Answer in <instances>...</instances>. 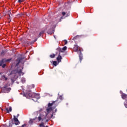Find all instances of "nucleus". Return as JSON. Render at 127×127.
Here are the masks:
<instances>
[{
	"mask_svg": "<svg viewBox=\"0 0 127 127\" xmlns=\"http://www.w3.org/2000/svg\"><path fill=\"white\" fill-rule=\"evenodd\" d=\"M24 58H18L17 60H16L17 64H16V66H18V64L19 63H24L23 61Z\"/></svg>",
	"mask_w": 127,
	"mask_h": 127,
	"instance_id": "obj_4",
	"label": "nucleus"
},
{
	"mask_svg": "<svg viewBox=\"0 0 127 127\" xmlns=\"http://www.w3.org/2000/svg\"><path fill=\"white\" fill-rule=\"evenodd\" d=\"M20 40H21V39H20Z\"/></svg>",
	"mask_w": 127,
	"mask_h": 127,
	"instance_id": "obj_33",
	"label": "nucleus"
},
{
	"mask_svg": "<svg viewBox=\"0 0 127 127\" xmlns=\"http://www.w3.org/2000/svg\"><path fill=\"white\" fill-rule=\"evenodd\" d=\"M59 99L60 100H63V97H62V96H60L59 97Z\"/></svg>",
	"mask_w": 127,
	"mask_h": 127,
	"instance_id": "obj_25",
	"label": "nucleus"
},
{
	"mask_svg": "<svg viewBox=\"0 0 127 127\" xmlns=\"http://www.w3.org/2000/svg\"><path fill=\"white\" fill-rule=\"evenodd\" d=\"M21 81L23 83H25V78H22Z\"/></svg>",
	"mask_w": 127,
	"mask_h": 127,
	"instance_id": "obj_23",
	"label": "nucleus"
},
{
	"mask_svg": "<svg viewBox=\"0 0 127 127\" xmlns=\"http://www.w3.org/2000/svg\"><path fill=\"white\" fill-rule=\"evenodd\" d=\"M73 51H74V52H78V51H79L80 54L79 55V57L80 61H81L82 59H83V58L82 57V53H81L83 51V49L79 47L78 45H74L73 47Z\"/></svg>",
	"mask_w": 127,
	"mask_h": 127,
	"instance_id": "obj_2",
	"label": "nucleus"
},
{
	"mask_svg": "<svg viewBox=\"0 0 127 127\" xmlns=\"http://www.w3.org/2000/svg\"><path fill=\"white\" fill-rule=\"evenodd\" d=\"M34 87H35L34 84H32V85H31V88H32V89H33V88H34Z\"/></svg>",
	"mask_w": 127,
	"mask_h": 127,
	"instance_id": "obj_28",
	"label": "nucleus"
},
{
	"mask_svg": "<svg viewBox=\"0 0 127 127\" xmlns=\"http://www.w3.org/2000/svg\"><path fill=\"white\" fill-rule=\"evenodd\" d=\"M13 120H14V122H15L14 124L16 126H18V125H19L20 122L18 121V119H17V118L15 117V116H14Z\"/></svg>",
	"mask_w": 127,
	"mask_h": 127,
	"instance_id": "obj_7",
	"label": "nucleus"
},
{
	"mask_svg": "<svg viewBox=\"0 0 127 127\" xmlns=\"http://www.w3.org/2000/svg\"><path fill=\"white\" fill-rule=\"evenodd\" d=\"M56 112H57V109H55V113H56Z\"/></svg>",
	"mask_w": 127,
	"mask_h": 127,
	"instance_id": "obj_30",
	"label": "nucleus"
},
{
	"mask_svg": "<svg viewBox=\"0 0 127 127\" xmlns=\"http://www.w3.org/2000/svg\"><path fill=\"white\" fill-rule=\"evenodd\" d=\"M2 78H4L5 79V80L6 81L7 80V77H5L4 75L2 76Z\"/></svg>",
	"mask_w": 127,
	"mask_h": 127,
	"instance_id": "obj_22",
	"label": "nucleus"
},
{
	"mask_svg": "<svg viewBox=\"0 0 127 127\" xmlns=\"http://www.w3.org/2000/svg\"><path fill=\"white\" fill-rule=\"evenodd\" d=\"M59 104V102H58V100H57L55 101H52L51 103H49L48 104V107L47 108L46 112H43L42 113H41L39 115V116L38 117V119L39 122H40V121H42V122H43L44 120H45L49 114L50 118H53V116H54V114L55 112L53 110L56 108L58 106V104Z\"/></svg>",
	"mask_w": 127,
	"mask_h": 127,
	"instance_id": "obj_1",
	"label": "nucleus"
},
{
	"mask_svg": "<svg viewBox=\"0 0 127 127\" xmlns=\"http://www.w3.org/2000/svg\"><path fill=\"white\" fill-rule=\"evenodd\" d=\"M1 74V72H0V74Z\"/></svg>",
	"mask_w": 127,
	"mask_h": 127,
	"instance_id": "obj_32",
	"label": "nucleus"
},
{
	"mask_svg": "<svg viewBox=\"0 0 127 127\" xmlns=\"http://www.w3.org/2000/svg\"><path fill=\"white\" fill-rule=\"evenodd\" d=\"M46 122H48V120H46Z\"/></svg>",
	"mask_w": 127,
	"mask_h": 127,
	"instance_id": "obj_31",
	"label": "nucleus"
},
{
	"mask_svg": "<svg viewBox=\"0 0 127 127\" xmlns=\"http://www.w3.org/2000/svg\"><path fill=\"white\" fill-rule=\"evenodd\" d=\"M53 65H54V66H57V62L53 61Z\"/></svg>",
	"mask_w": 127,
	"mask_h": 127,
	"instance_id": "obj_18",
	"label": "nucleus"
},
{
	"mask_svg": "<svg viewBox=\"0 0 127 127\" xmlns=\"http://www.w3.org/2000/svg\"><path fill=\"white\" fill-rule=\"evenodd\" d=\"M36 119H30V121H29V124L30 125H32V124H33V122H34V121H35Z\"/></svg>",
	"mask_w": 127,
	"mask_h": 127,
	"instance_id": "obj_14",
	"label": "nucleus"
},
{
	"mask_svg": "<svg viewBox=\"0 0 127 127\" xmlns=\"http://www.w3.org/2000/svg\"><path fill=\"white\" fill-rule=\"evenodd\" d=\"M56 55H57V54H56Z\"/></svg>",
	"mask_w": 127,
	"mask_h": 127,
	"instance_id": "obj_34",
	"label": "nucleus"
},
{
	"mask_svg": "<svg viewBox=\"0 0 127 127\" xmlns=\"http://www.w3.org/2000/svg\"><path fill=\"white\" fill-rule=\"evenodd\" d=\"M50 57L51 58H55V54H53L52 55H50Z\"/></svg>",
	"mask_w": 127,
	"mask_h": 127,
	"instance_id": "obj_19",
	"label": "nucleus"
},
{
	"mask_svg": "<svg viewBox=\"0 0 127 127\" xmlns=\"http://www.w3.org/2000/svg\"><path fill=\"white\" fill-rule=\"evenodd\" d=\"M64 45H65V44H67L68 43V41H67V40H64Z\"/></svg>",
	"mask_w": 127,
	"mask_h": 127,
	"instance_id": "obj_24",
	"label": "nucleus"
},
{
	"mask_svg": "<svg viewBox=\"0 0 127 127\" xmlns=\"http://www.w3.org/2000/svg\"><path fill=\"white\" fill-rule=\"evenodd\" d=\"M67 50V47L64 46L62 49L60 48H57V50L59 51L61 53V52H63V51H65Z\"/></svg>",
	"mask_w": 127,
	"mask_h": 127,
	"instance_id": "obj_6",
	"label": "nucleus"
},
{
	"mask_svg": "<svg viewBox=\"0 0 127 127\" xmlns=\"http://www.w3.org/2000/svg\"><path fill=\"white\" fill-rule=\"evenodd\" d=\"M2 90H5L6 92H9L11 89L10 88H6V87H4L2 88Z\"/></svg>",
	"mask_w": 127,
	"mask_h": 127,
	"instance_id": "obj_13",
	"label": "nucleus"
},
{
	"mask_svg": "<svg viewBox=\"0 0 127 127\" xmlns=\"http://www.w3.org/2000/svg\"><path fill=\"white\" fill-rule=\"evenodd\" d=\"M25 97L27 98V99H29V98H33V93L31 92H28L26 93V94L24 95Z\"/></svg>",
	"mask_w": 127,
	"mask_h": 127,
	"instance_id": "obj_3",
	"label": "nucleus"
},
{
	"mask_svg": "<svg viewBox=\"0 0 127 127\" xmlns=\"http://www.w3.org/2000/svg\"><path fill=\"white\" fill-rule=\"evenodd\" d=\"M18 74L20 75H23V73L22 72V69H20L19 71H18Z\"/></svg>",
	"mask_w": 127,
	"mask_h": 127,
	"instance_id": "obj_17",
	"label": "nucleus"
},
{
	"mask_svg": "<svg viewBox=\"0 0 127 127\" xmlns=\"http://www.w3.org/2000/svg\"><path fill=\"white\" fill-rule=\"evenodd\" d=\"M44 33V31H42L40 32V33L38 35V33H36V37H40Z\"/></svg>",
	"mask_w": 127,
	"mask_h": 127,
	"instance_id": "obj_10",
	"label": "nucleus"
},
{
	"mask_svg": "<svg viewBox=\"0 0 127 127\" xmlns=\"http://www.w3.org/2000/svg\"><path fill=\"white\" fill-rule=\"evenodd\" d=\"M62 14L63 16H65V17H68L69 16V13L65 12H62Z\"/></svg>",
	"mask_w": 127,
	"mask_h": 127,
	"instance_id": "obj_11",
	"label": "nucleus"
},
{
	"mask_svg": "<svg viewBox=\"0 0 127 127\" xmlns=\"http://www.w3.org/2000/svg\"><path fill=\"white\" fill-rule=\"evenodd\" d=\"M6 110L7 113H9V112H11L12 111L11 107H9L8 109L7 108Z\"/></svg>",
	"mask_w": 127,
	"mask_h": 127,
	"instance_id": "obj_16",
	"label": "nucleus"
},
{
	"mask_svg": "<svg viewBox=\"0 0 127 127\" xmlns=\"http://www.w3.org/2000/svg\"><path fill=\"white\" fill-rule=\"evenodd\" d=\"M79 38H80V36L77 35V36L74 37L73 40H76V39H79Z\"/></svg>",
	"mask_w": 127,
	"mask_h": 127,
	"instance_id": "obj_15",
	"label": "nucleus"
},
{
	"mask_svg": "<svg viewBox=\"0 0 127 127\" xmlns=\"http://www.w3.org/2000/svg\"><path fill=\"white\" fill-rule=\"evenodd\" d=\"M18 2H19L20 3L21 2H23V0H18Z\"/></svg>",
	"mask_w": 127,
	"mask_h": 127,
	"instance_id": "obj_26",
	"label": "nucleus"
},
{
	"mask_svg": "<svg viewBox=\"0 0 127 127\" xmlns=\"http://www.w3.org/2000/svg\"><path fill=\"white\" fill-rule=\"evenodd\" d=\"M124 106L126 108H127V100H126L124 102Z\"/></svg>",
	"mask_w": 127,
	"mask_h": 127,
	"instance_id": "obj_20",
	"label": "nucleus"
},
{
	"mask_svg": "<svg viewBox=\"0 0 127 127\" xmlns=\"http://www.w3.org/2000/svg\"><path fill=\"white\" fill-rule=\"evenodd\" d=\"M33 98H35L36 99H40V96L39 94L33 93Z\"/></svg>",
	"mask_w": 127,
	"mask_h": 127,
	"instance_id": "obj_9",
	"label": "nucleus"
},
{
	"mask_svg": "<svg viewBox=\"0 0 127 127\" xmlns=\"http://www.w3.org/2000/svg\"><path fill=\"white\" fill-rule=\"evenodd\" d=\"M11 60V59H9L7 60L3 59V60H2V61H0V66H1V65H2V64L4 63V62H9V61H10Z\"/></svg>",
	"mask_w": 127,
	"mask_h": 127,
	"instance_id": "obj_5",
	"label": "nucleus"
},
{
	"mask_svg": "<svg viewBox=\"0 0 127 127\" xmlns=\"http://www.w3.org/2000/svg\"><path fill=\"white\" fill-rule=\"evenodd\" d=\"M39 126H40V127H44V123H42L39 125Z\"/></svg>",
	"mask_w": 127,
	"mask_h": 127,
	"instance_id": "obj_21",
	"label": "nucleus"
},
{
	"mask_svg": "<svg viewBox=\"0 0 127 127\" xmlns=\"http://www.w3.org/2000/svg\"><path fill=\"white\" fill-rule=\"evenodd\" d=\"M62 56H61V55H60V52H59L58 56L57 58V60L58 62V63H60L61 62V60H62Z\"/></svg>",
	"mask_w": 127,
	"mask_h": 127,
	"instance_id": "obj_8",
	"label": "nucleus"
},
{
	"mask_svg": "<svg viewBox=\"0 0 127 127\" xmlns=\"http://www.w3.org/2000/svg\"><path fill=\"white\" fill-rule=\"evenodd\" d=\"M14 72V70L12 71L10 75H11V74H12V73H13Z\"/></svg>",
	"mask_w": 127,
	"mask_h": 127,
	"instance_id": "obj_29",
	"label": "nucleus"
},
{
	"mask_svg": "<svg viewBox=\"0 0 127 127\" xmlns=\"http://www.w3.org/2000/svg\"><path fill=\"white\" fill-rule=\"evenodd\" d=\"M6 66V64H4L3 65H2V68H4Z\"/></svg>",
	"mask_w": 127,
	"mask_h": 127,
	"instance_id": "obj_27",
	"label": "nucleus"
},
{
	"mask_svg": "<svg viewBox=\"0 0 127 127\" xmlns=\"http://www.w3.org/2000/svg\"><path fill=\"white\" fill-rule=\"evenodd\" d=\"M122 98L123 99V100H125V99H127V95L125 93H122Z\"/></svg>",
	"mask_w": 127,
	"mask_h": 127,
	"instance_id": "obj_12",
	"label": "nucleus"
}]
</instances>
